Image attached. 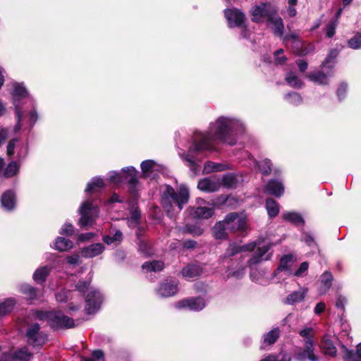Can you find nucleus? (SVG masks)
<instances>
[{
    "mask_svg": "<svg viewBox=\"0 0 361 361\" xmlns=\"http://www.w3.org/2000/svg\"><path fill=\"white\" fill-rule=\"evenodd\" d=\"M37 317L39 319H47L49 326L54 329H67L74 326L73 319L65 315L61 311H53L46 313L38 312Z\"/></svg>",
    "mask_w": 361,
    "mask_h": 361,
    "instance_id": "nucleus-6",
    "label": "nucleus"
},
{
    "mask_svg": "<svg viewBox=\"0 0 361 361\" xmlns=\"http://www.w3.org/2000/svg\"><path fill=\"white\" fill-rule=\"evenodd\" d=\"M333 276L330 272L325 271L321 276V286L319 288V293L325 294L330 289L332 285Z\"/></svg>",
    "mask_w": 361,
    "mask_h": 361,
    "instance_id": "nucleus-21",
    "label": "nucleus"
},
{
    "mask_svg": "<svg viewBox=\"0 0 361 361\" xmlns=\"http://www.w3.org/2000/svg\"><path fill=\"white\" fill-rule=\"evenodd\" d=\"M89 275L90 276L87 280H80L75 285V289L82 294H85L86 291H88L89 293L91 289H93L92 287L90 286L92 277V274L91 271L89 273Z\"/></svg>",
    "mask_w": 361,
    "mask_h": 361,
    "instance_id": "nucleus-30",
    "label": "nucleus"
},
{
    "mask_svg": "<svg viewBox=\"0 0 361 361\" xmlns=\"http://www.w3.org/2000/svg\"><path fill=\"white\" fill-rule=\"evenodd\" d=\"M104 185L103 180L98 177L93 178L90 183H87L85 188V192H90L94 190L95 188H102Z\"/></svg>",
    "mask_w": 361,
    "mask_h": 361,
    "instance_id": "nucleus-42",
    "label": "nucleus"
},
{
    "mask_svg": "<svg viewBox=\"0 0 361 361\" xmlns=\"http://www.w3.org/2000/svg\"><path fill=\"white\" fill-rule=\"evenodd\" d=\"M74 232V228L72 224L66 223L63 227L61 228V230L60 231V233L61 235H71Z\"/></svg>",
    "mask_w": 361,
    "mask_h": 361,
    "instance_id": "nucleus-52",
    "label": "nucleus"
},
{
    "mask_svg": "<svg viewBox=\"0 0 361 361\" xmlns=\"http://www.w3.org/2000/svg\"><path fill=\"white\" fill-rule=\"evenodd\" d=\"M244 129L243 124L239 120L220 117L212 126V131L216 139L229 145L235 143L234 133L241 131Z\"/></svg>",
    "mask_w": 361,
    "mask_h": 361,
    "instance_id": "nucleus-3",
    "label": "nucleus"
},
{
    "mask_svg": "<svg viewBox=\"0 0 361 361\" xmlns=\"http://www.w3.org/2000/svg\"><path fill=\"white\" fill-rule=\"evenodd\" d=\"M112 238L115 243H120L123 240V233L120 231H116Z\"/></svg>",
    "mask_w": 361,
    "mask_h": 361,
    "instance_id": "nucleus-62",
    "label": "nucleus"
},
{
    "mask_svg": "<svg viewBox=\"0 0 361 361\" xmlns=\"http://www.w3.org/2000/svg\"><path fill=\"white\" fill-rule=\"evenodd\" d=\"M55 248L61 252L66 251L73 247V243L65 238L59 237L55 241Z\"/></svg>",
    "mask_w": 361,
    "mask_h": 361,
    "instance_id": "nucleus-27",
    "label": "nucleus"
},
{
    "mask_svg": "<svg viewBox=\"0 0 361 361\" xmlns=\"http://www.w3.org/2000/svg\"><path fill=\"white\" fill-rule=\"evenodd\" d=\"M214 235L216 238L222 239L224 238L228 232L222 221H219L215 224L213 228Z\"/></svg>",
    "mask_w": 361,
    "mask_h": 361,
    "instance_id": "nucleus-34",
    "label": "nucleus"
},
{
    "mask_svg": "<svg viewBox=\"0 0 361 361\" xmlns=\"http://www.w3.org/2000/svg\"><path fill=\"white\" fill-rule=\"evenodd\" d=\"M314 342L312 340H307L303 350L296 354V359L301 360L308 359L310 361H318L319 358L314 354Z\"/></svg>",
    "mask_w": 361,
    "mask_h": 361,
    "instance_id": "nucleus-16",
    "label": "nucleus"
},
{
    "mask_svg": "<svg viewBox=\"0 0 361 361\" xmlns=\"http://www.w3.org/2000/svg\"><path fill=\"white\" fill-rule=\"evenodd\" d=\"M308 77L310 80L319 84L324 85L327 83V77L322 72L318 71L316 73H310L309 74Z\"/></svg>",
    "mask_w": 361,
    "mask_h": 361,
    "instance_id": "nucleus-40",
    "label": "nucleus"
},
{
    "mask_svg": "<svg viewBox=\"0 0 361 361\" xmlns=\"http://www.w3.org/2000/svg\"><path fill=\"white\" fill-rule=\"evenodd\" d=\"M343 358L345 361H361V343L357 345L356 353L345 348Z\"/></svg>",
    "mask_w": 361,
    "mask_h": 361,
    "instance_id": "nucleus-25",
    "label": "nucleus"
},
{
    "mask_svg": "<svg viewBox=\"0 0 361 361\" xmlns=\"http://www.w3.org/2000/svg\"><path fill=\"white\" fill-rule=\"evenodd\" d=\"M19 168L20 166L16 161H13L10 162L5 169L4 176L9 178L15 176L19 171Z\"/></svg>",
    "mask_w": 361,
    "mask_h": 361,
    "instance_id": "nucleus-38",
    "label": "nucleus"
},
{
    "mask_svg": "<svg viewBox=\"0 0 361 361\" xmlns=\"http://www.w3.org/2000/svg\"><path fill=\"white\" fill-rule=\"evenodd\" d=\"M123 171L125 174L116 171L111 172L109 178L110 182L114 184H118L126 180L129 184L130 189L134 191L137 184L136 170L134 167L130 166L123 168Z\"/></svg>",
    "mask_w": 361,
    "mask_h": 361,
    "instance_id": "nucleus-9",
    "label": "nucleus"
},
{
    "mask_svg": "<svg viewBox=\"0 0 361 361\" xmlns=\"http://www.w3.org/2000/svg\"><path fill=\"white\" fill-rule=\"evenodd\" d=\"M279 336V329L278 328L274 329L264 336V342L269 345H271L276 342Z\"/></svg>",
    "mask_w": 361,
    "mask_h": 361,
    "instance_id": "nucleus-37",
    "label": "nucleus"
},
{
    "mask_svg": "<svg viewBox=\"0 0 361 361\" xmlns=\"http://www.w3.org/2000/svg\"><path fill=\"white\" fill-rule=\"evenodd\" d=\"M140 213L137 208H133L130 212V216L128 219L130 226L134 227L139 224Z\"/></svg>",
    "mask_w": 361,
    "mask_h": 361,
    "instance_id": "nucleus-44",
    "label": "nucleus"
},
{
    "mask_svg": "<svg viewBox=\"0 0 361 361\" xmlns=\"http://www.w3.org/2000/svg\"><path fill=\"white\" fill-rule=\"evenodd\" d=\"M325 307L326 306L324 302H319L314 308V313L317 314H321L324 311Z\"/></svg>",
    "mask_w": 361,
    "mask_h": 361,
    "instance_id": "nucleus-63",
    "label": "nucleus"
},
{
    "mask_svg": "<svg viewBox=\"0 0 361 361\" xmlns=\"http://www.w3.org/2000/svg\"><path fill=\"white\" fill-rule=\"evenodd\" d=\"M141 169L143 173V176L146 178H154V176H152V173L154 171L155 168V162L152 160H145L141 163Z\"/></svg>",
    "mask_w": 361,
    "mask_h": 361,
    "instance_id": "nucleus-24",
    "label": "nucleus"
},
{
    "mask_svg": "<svg viewBox=\"0 0 361 361\" xmlns=\"http://www.w3.org/2000/svg\"><path fill=\"white\" fill-rule=\"evenodd\" d=\"M282 217L284 220L295 225H303L305 221L302 216L294 212H287L282 214Z\"/></svg>",
    "mask_w": 361,
    "mask_h": 361,
    "instance_id": "nucleus-22",
    "label": "nucleus"
},
{
    "mask_svg": "<svg viewBox=\"0 0 361 361\" xmlns=\"http://www.w3.org/2000/svg\"><path fill=\"white\" fill-rule=\"evenodd\" d=\"M188 215L194 220H199L203 216V207L200 204L198 207H190L188 209Z\"/></svg>",
    "mask_w": 361,
    "mask_h": 361,
    "instance_id": "nucleus-39",
    "label": "nucleus"
},
{
    "mask_svg": "<svg viewBox=\"0 0 361 361\" xmlns=\"http://www.w3.org/2000/svg\"><path fill=\"white\" fill-rule=\"evenodd\" d=\"M25 336L27 343L34 346L42 345L47 340L46 334L40 331V326L37 323L27 327Z\"/></svg>",
    "mask_w": 361,
    "mask_h": 361,
    "instance_id": "nucleus-11",
    "label": "nucleus"
},
{
    "mask_svg": "<svg viewBox=\"0 0 361 361\" xmlns=\"http://www.w3.org/2000/svg\"><path fill=\"white\" fill-rule=\"evenodd\" d=\"M178 309H188L192 311H200L203 306V300L201 297H190L177 302L175 305Z\"/></svg>",
    "mask_w": 361,
    "mask_h": 361,
    "instance_id": "nucleus-15",
    "label": "nucleus"
},
{
    "mask_svg": "<svg viewBox=\"0 0 361 361\" xmlns=\"http://www.w3.org/2000/svg\"><path fill=\"white\" fill-rule=\"evenodd\" d=\"M32 356V354L28 352L27 348H21L17 350L13 355V359L16 361H28Z\"/></svg>",
    "mask_w": 361,
    "mask_h": 361,
    "instance_id": "nucleus-35",
    "label": "nucleus"
},
{
    "mask_svg": "<svg viewBox=\"0 0 361 361\" xmlns=\"http://www.w3.org/2000/svg\"><path fill=\"white\" fill-rule=\"evenodd\" d=\"M293 262V257L292 255H285L283 256L279 263V266L278 270H286L289 267L291 266V264Z\"/></svg>",
    "mask_w": 361,
    "mask_h": 361,
    "instance_id": "nucleus-46",
    "label": "nucleus"
},
{
    "mask_svg": "<svg viewBox=\"0 0 361 361\" xmlns=\"http://www.w3.org/2000/svg\"><path fill=\"white\" fill-rule=\"evenodd\" d=\"M184 232H187V233L192 234V235H200L201 234V231L198 228H195V227L192 228L188 225L185 226V227L184 228Z\"/></svg>",
    "mask_w": 361,
    "mask_h": 361,
    "instance_id": "nucleus-58",
    "label": "nucleus"
},
{
    "mask_svg": "<svg viewBox=\"0 0 361 361\" xmlns=\"http://www.w3.org/2000/svg\"><path fill=\"white\" fill-rule=\"evenodd\" d=\"M202 271V269L200 264H189L183 268L181 274L187 280L192 281L199 276Z\"/></svg>",
    "mask_w": 361,
    "mask_h": 361,
    "instance_id": "nucleus-18",
    "label": "nucleus"
},
{
    "mask_svg": "<svg viewBox=\"0 0 361 361\" xmlns=\"http://www.w3.org/2000/svg\"><path fill=\"white\" fill-rule=\"evenodd\" d=\"M1 206L8 211L12 210L16 204V196L13 191L7 190L1 196Z\"/></svg>",
    "mask_w": 361,
    "mask_h": 361,
    "instance_id": "nucleus-20",
    "label": "nucleus"
},
{
    "mask_svg": "<svg viewBox=\"0 0 361 361\" xmlns=\"http://www.w3.org/2000/svg\"><path fill=\"white\" fill-rule=\"evenodd\" d=\"M178 292V283L171 279H166L156 289V294L160 298L171 297L176 295Z\"/></svg>",
    "mask_w": 361,
    "mask_h": 361,
    "instance_id": "nucleus-13",
    "label": "nucleus"
},
{
    "mask_svg": "<svg viewBox=\"0 0 361 361\" xmlns=\"http://www.w3.org/2000/svg\"><path fill=\"white\" fill-rule=\"evenodd\" d=\"M204 173H210L212 171H221L224 170V166L220 164H216L211 161L204 163Z\"/></svg>",
    "mask_w": 361,
    "mask_h": 361,
    "instance_id": "nucleus-45",
    "label": "nucleus"
},
{
    "mask_svg": "<svg viewBox=\"0 0 361 361\" xmlns=\"http://www.w3.org/2000/svg\"><path fill=\"white\" fill-rule=\"evenodd\" d=\"M8 130L6 128H0V145L4 143L8 138Z\"/></svg>",
    "mask_w": 361,
    "mask_h": 361,
    "instance_id": "nucleus-61",
    "label": "nucleus"
},
{
    "mask_svg": "<svg viewBox=\"0 0 361 361\" xmlns=\"http://www.w3.org/2000/svg\"><path fill=\"white\" fill-rule=\"evenodd\" d=\"M338 54V50L332 49L330 51V53L329 54V55L327 56V57L326 58V59L324 60V61L323 62L322 66H327L329 68L332 67L333 66L329 65V64L334 63V59L337 57Z\"/></svg>",
    "mask_w": 361,
    "mask_h": 361,
    "instance_id": "nucleus-48",
    "label": "nucleus"
},
{
    "mask_svg": "<svg viewBox=\"0 0 361 361\" xmlns=\"http://www.w3.org/2000/svg\"><path fill=\"white\" fill-rule=\"evenodd\" d=\"M188 200L189 190L185 185H180L177 192L171 186L166 185L161 195V204L167 214L173 218L180 212Z\"/></svg>",
    "mask_w": 361,
    "mask_h": 361,
    "instance_id": "nucleus-1",
    "label": "nucleus"
},
{
    "mask_svg": "<svg viewBox=\"0 0 361 361\" xmlns=\"http://www.w3.org/2000/svg\"><path fill=\"white\" fill-rule=\"evenodd\" d=\"M271 161L269 159L263 160L260 164L259 165V169L264 175H268L271 173Z\"/></svg>",
    "mask_w": 361,
    "mask_h": 361,
    "instance_id": "nucleus-50",
    "label": "nucleus"
},
{
    "mask_svg": "<svg viewBox=\"0 0 361 361\" xmlns=\"http://www.w3.org/2000/svg\"><path fill=\"white\" fill-rule=\"evenodd\" d=\"M104 250V246L102 243H94L82 248L81 254L86 258H92L98 256Z\"/></svg>",
    "mask_w": 361,
    "mask_h": 361,
    "instance_id": "nucleus-19",
    "label": "nucleus"
},
{
    "mask_svg": "<svg viewBox=\"0 0 361 361\" xmlns=\"http://www.w3.org/2000/svg\"><path fill=\"white\" fill-rule=\"evenodd\" d=\"M346 90H347V85L341 84L337 90V95L339 97V99H341V97H343L345 95Z\"/></svg>",
    "mask_w": 361,
    "mask_h": 361,
    "instance_id": "nucleus-60",
    "label": "nucleus"
},
{
    "mask_svg": "<svg viewBox=\"0 0 361 361\" xmlns=\"http://www.w3.org/2000/svg\"><path fill=\"white\" fill-rule=\"evenodd\" d=\"M266 208L270 217H275L279 212V206L276 201L269 198L266 201Z\"/></svg>",
    "mask_w": 361,
    "mask_h": 361,
    "instance_id": "nucleus-29",
    "label": "nucleus"
},
{
    "mask_svg": "<svg viewBox=\"0 0 361 361\" xmlns=\"http://www.w3.org/2000/svg\"><path fill=\"white\" fill-rule=\"evenodd\" d=\"M264 192L276 197H280L284 192L283 184L279 180L271 179L265 185Z\"/></svg>",
    "mask_w": 361,
    "mask_h": 361,
    "instance_id": "nucleus-17",
    "label": "nucleus"
},
{
    "mask_svg": "<svg viewBox=\"0 0 361 361\" xmlns=\"http://www.w3.org/2000/svg\"><path fill=\"white\" fill-rule=\"evenodd\" d=\"M222 222L228 233L245 231L247 229L246 219L236 212L228 214Z\"/></svg>",
    "mask_w": 361,
    "mask_h": 361,
    "instance_id": "nucleus-10",
    "label": "nucleus"
},
{
    "mask_svg": "<svg viewBox=\"0 0 361 361\" xmlns=\"http://www.w3.org/2000/svg\"><path fill=\"white\" fill-rule=\"evenodd\" d=\"M225 17L231 27H242L244 25L245 16L244 13L237 8L226 9Z\"/></svg>",
    "mask_w": 361,
    "mask_h": 361,
    "instance_id": "nucleus-14",
    "label": "nucleus"
},
{
    "mask_svg": "<svg viewBox=\"0 0 361 361\" xmlns=\"http://www.w3.org/2000/svg\"><path fill=\"white\" fill-rule=\"evenodd\" d=\"M93 359L96 361H104V354L101 350H96L92 353Z\"/></svg>",
    "mask_w": 361,
    "mask_h": 361,
    "instance_id": "nucleus-53",
    "label": "nucleus"
},
{
    "mask_svg": "<svg viewBox=\"0 0 361 361\" xmlns=\"http://www.w3.org/2000/svg\"><path fill=\"white\" fill-rule=\"evenodd\" d=\"M308 267H309V265H308L307 262H302L300 264L299 269L295 272V275L296 276H301L302 275V274L307 270Z\"/></svg>",
    "mask_w": 361,
    "mask_h": 361,
    "instance_id": "nucleus-55",
    "label": "nucleus"
},
{
    "mask_svg": "<svg viewBox=\"0 0 361 361\" xmlns=\"http://www.w3.org/2000/svg\"><path fill=\"white\" fill-rule=\"evenodd\" d=\"M220 181L221 185L223 184L228 188H235L238 183L235 176L233 173L226 174L221 179H220Z\"/></svg>",
    "mask_w": 361,
    "mask_h": 361,
    "instance_id": "nucleus-33",
    "label": "nucleus"
},
{
    "mask_svg": "<svg viewBox=\"0 0 361 361\" xmlns=\"http://www.w3.org/2000/svg\"><path fill=\"white\" fill-rule=\"evenodd\" d=\"M20 291L25 294L29 300H35L37 298L36 289L30 285L21 286Z\"/></svg>",
    "mask_w": 361,
    "mask_h": 361,
    "instance_id": "nucleus-43",
    "label": "nucleus"
},
{
    "mask_svg": "<svg viewBox=\"0 0 361 361\" xmlns=\"http://www.w3.org/2000/svg\"><path fill=\"white\" fill-rule=\"evenodd\" d=\"M271 246L269 243H264L262 245L259 241L251 242L242 246L231 244L227 249L226 255L231 257L240 252L252 251L257 247L254 255L247 262L248 266L252 267L271 258V254L268 253Z\"/></svg>",
    "mask_w": 361,
    "mask_h": 361,
    "instance_id": "nucleus-4",
    "label": "nucleus"
},
{
    "mask_svg": "<svg viewBox=\"0 0 361 361\" xmlns=\"http://www.w3.org/2000/svg\"><path fill=\"white\" fill-rule=\"evenodd\" d=\"M16 305V300L13 298H8L4 302H0V315H4L10 312Z\"/></svg>",
    "mask_w": 361,
    "mask_h": 361,
    "instance_id": "nucleus-31",
    "label": "nucleus"
},
{
    "mask_svg": "<svg viewBox=\"0 0 361 361\" xmlns=\"http://www.w3.org/2000/svg\"><path fill=\"white\" fill-rule=\"evenodd\" d=\"M178 153L186 161L187 165L192 173V176L198 175L201 169L200 163L203 157V135L201 133L194 135L192 143L186 155L180 152Z\"/></svg>",
    "mask_w": 361,
    "mask_h": 361,
    "instance_id": "nucleus-5",
    "label": "nucleus"
},
{
    "mask_svg": "<svg viewBox=\"0 0 361 361\" xmlns=\"http://www.w3.org/2000/svg\"><path fill=\"white\" fill-rule=\"evenodd\" d=\"M49 273V268L47 266L37 269L33 274V279L37 283H43Z\"/></svg>",
    "mask_w": 361,
    "mask_h": 361,
    "instance_id": "nucleus-28",
    "label": "nucleus"
},
{
    "mask_svg": "<svg viewBox=\"0 0 361 361\" xmlns=\"http://www.w3.org/2000/svg\"><path fill=\"white\" fill-rule=\"evenodd\" d=\"M221 185L219 178L210 177L204 178V191L213 192L217 190Z\"/></svg>",
    "mask_w": 361,
    "mask_h": 361,
    "instance_id": "nucleus-26",
    "label": "nucleus"
},
{
    "mask_svg": "<svg viewBox=\"0 0 361 361\" xmlns=\"http://www.w3.org/2000/svg\"><path fill=\"white\" fill-rule=\"evenodd\" d=\"M322 347L326 354L335 356L336 354V348L334 345L332 341L326 338H324Z\"/></svg>",
    "mask_w": 361,
    "mask_h": 361,
    "instance_id": "nucleus-41",
    "label": "nucleus"
},
{
    "mask_svg": "<svg viewBox=\"0 0 361 361\" xmlns=\"http://www.w3.org/2000/svg\"><path fill=\"white\" fill-rule=\"evenodd\" d=\"M79 214L80 215L79 219L80 226L88 228L93 225L96 218L98 216L99 208L92 201L86 200L81 204L79 208Z\"/></svg>",
    "mask_w": 361,
    "mask_h": 361,
    "instance_id": "nucleus-8",
    "label": "nucleus"
},
{
    "mask_svg": "<svg viewBox=\"0 0 361 361\" xmlns=\"http://www.w3.org/2000/svg\"><path fill=\"white\" fill-rule=\"evenodd\" d=\"M307 293V290L305 288H300L297 291H294L288 295L286 299V302L289 305H293L296 302L302 301Z\"/></svg>",
    "mask_w": 361,
    "mask_h": 361,
    "instance_id": "nucleus-23",
    "label": "nucleus"
},
{
    "mask_svg": "<svg viewBox=\"0 0 361 361\" xmlns=\"http://www.w3.org/2000/svg\"><path fill=\"white\" fill-rule=\"evenodd\" d=\"M252 21L259 22L262 18H267V26L270 27L274 35L282 37L284 26L282 18L278 15L277 8L271 4L262 3L255 5L251 10Z\"/></svg>",
    "mask_w": 361,
    "mask_h": 361,
    "instance_id": "nucleus-2",
    "label": "nucleus"
},
{
    "mask_svg": "<svg viewBox=\"0 0 361 361\" xmlns=\"http://www.w3.org/2000/svg\"><path fill=\"white\" fill-rule=\"evenodd\" d=\"M348 46L354 49H361V34L357 33L348 41Z\"/></svg>",
    "mask_w": 361,
    "mask_h": 361,
    "instance_id": "nucleus-47",
    "label": "nucleus"
},
{
    "mask_svg": "<svg viewBox=\"0 0 361 361\" xmlns=\"http://www.w3.org/2000/svg\"><path fill=\"white\" fill-rule=\"evenodd\" d=\"M337 25L336 20H334L326 25L325 30L327 37L331 38L335 35Z\"/></svg>",
    "mask_w": 361,
    "mask_h": 361,
    "instance_id": "nucleus-49",
    "label": "nucleus"
},
{
    "mask_svg": "<svg viewBox=\"0 0 361 361\" xmlns=\"http://www.w3.org/2000/svg\"><path fill=\"white\" fill-rule=\"evenodd\" d=\"M286 99L292 104H299L302 102L300 95L296 92H292L286 95Z\"/></svg>",
    "mask_w": 361,
    "mask_h": 361,
    "instance_id": "nucleus-51",
    "label": "nucleus"
},
{
    "mask_svg": "<svg viewBox=\"0 0 361 361\" xmlns=\"http://www.w3.org/2000/svg\"><path fill=\"white\" fill-rule=\"evenodd\" d=\"M18 142V139H13L9 141L7 146V154L11 156L14 154V149L16 143Z\"/></svg>",
    "mask_w": 361,
    "mask_h": 361,
    "instance_id": "nucleus-56",
    "label": "nucleus"
},
{
    "mask_svg": "<svg viewBox=\"0 0 361 361\" xmlns=\"http://www.w3.org/2000/svg\"><path fill=\"white\" fill-rule=\"evenodd\" d=\"M79 256L78 255H73L67 257L66 259L68 263L71 264H77L79 262Z\"/></svg>",
    "mask_w": 361,
    "mask_h": 361,
    "instance_id": "nucleus-64",
    "label": "nucleus"
},
{
    "mask_svg": "<svg viewBox=\"0 0 361 361\" xmlns=\"http://www.w3.org/2000/svg\"><path fill=\"white\" fill-rule=\"evenodd\" d=\"M312 331V329L309 327V328H305L302 330H301L300 332H299V334L302 336V337H304V338H306L307 340H312L311 339V333Z\"/></svg>",
    "mask_w": 361,
    "mask_h": 361,
    "instance_id": "nucleus-57",
    "label": "nucleus"
},
{
    "mask_svg": "<svg viewBox=\"0 0 361 361\" xmlns=\"http://www.w3.org/2000/svg\"><path fill=\"white\" fill-rule=\"evenodd\" d=\"M103 301L102 293L95 289H91L85 297L86 310L88 314L97 312L101 307Z\"/></svg>",
    "mask_w": 361,
    "mask_h": 361,
    "instance_id": "nucleus-12",
    "label": "nucleus"
},
{
    "mask_svg": "<svg viewBox=\"0 0 361 361\" xmlns=\"http://www.w3.org/2000/svg\"><path fill=\"white\" fill-rule=\"evenodd\" d=\"M286 80L290 86L294 88H300L303 85V82L293 73H289L286 77Z\"/></svg>",
    "mask_w": 361,
    "mask_h": 361,
    "instance_id": "nucleus-36",
    "label": "nucleus"
},
{
    "mask_svg": "<svg viewBox=\"0 0 361 361\" xmlns=\"http://www.w3.org/2000/svg\"><path fill=\"white\" fill-rule=\"evenodd\" d=\"M283 50L281 49L277 50L275 52V54H274L275 61L277 63H282L286 61V58L284 56H281V55L283 54Z\"/></svg>",
    "mask_w": 361,
    "mask_h": 361,
    "instance_id": "nucleus-54",
    "label": "nucleus"
},
{
    "mask_svg": "<svg viewBox=\"0 0 361 361\" xmlns=\"http://www.w3.org/2000/svg\"><path fill=\"white\" fill-rule=\"evenodd\" d=\"M147 271H159L164 269V263L161 261L145 262L142 266Z\"/></svg>",
    "mask_w": 361,
    "mask_h": 361,
    "instance_id": "nucleus-32",
    "label": "nucleus"
},
{
    "mask_svg": "<svg viewBox=\"0 0 361 361\" xmlns=\"http://www.w3.org/2000/svg\"><path fill=\"white\" fill-rule=\"evenodd\" d=\"M139 250L144 255H149L151 254L148 249V245L146 243L141 242L139 245Z\"/></svg>",
    "mask_w": 361,
    "mask_h": 361,
    "instance_id": "nucleus-59",
    "label": "nucleus"
},
{
    "mask_svg": "<svg viewBox=\"0 0 361 361\" xmlns=\"http://www.w3.org/2000/svg\"><path fill=\"white\" fill-rule=\"evenodd\" d=\"M13 97V104L16 109V114L17 117V123L14 126V130L18 132L21 128V121L23 119V107L20 104V101L23 99H26L32 105V101L29 97V94L25 89V87L23 85V84L15 83L13 84V91L12 92Z\"/></svg>",
    "mask_w": 361,
    "mask_h": 361,
    "instance_id": "nucleus-7",
    "label": "nucleus"
}]
</instances>
